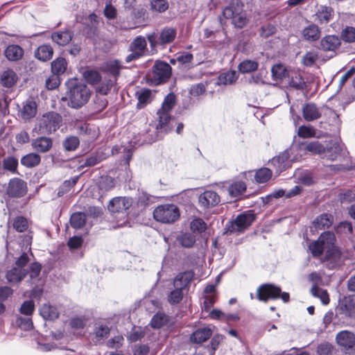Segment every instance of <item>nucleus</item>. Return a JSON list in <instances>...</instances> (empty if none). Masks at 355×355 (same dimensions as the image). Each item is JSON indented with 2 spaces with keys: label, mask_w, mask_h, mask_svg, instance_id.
Returning <instances> with one entry per match:
<instances>
[{
  "label": "nucleus",
  "mask_w": 355,
  "mask_h": 355,
  "mask_svg": "<svg viewBox=\"0 0 355 355\" xmlns=\"http://www.w3.org/2000/svg\"><path fill=\"white\" fill-rule=\"evenodd\" d=\"M69 107L78 109L89 101L91 92L87 86L77 78L70 79L67 82Z\"/></svg>",
  "instance_id": "nucleus-1"
},
{
  "label": "nucleus",
  "mask_w": 355,
  "mask_h": 355,
  "mask_svg": "<svg viewBox=\"0 0 355 355\" xmlns=\"http://www.w3.org/2000/svg\"><path fill=\"white\" fill-rule=\"evenodd\" d=\"M222 15L225 19H230L237 28H243L248 22L244 3L241 0H231L223 8Z\"/></svg>",
  "instance_id": "nucleus-2"
},
{
  "label": "nucleus",
  "mask_w": 355,
  "mask_h": 355,
  "mask_svg": "<svg viewBox=\"0 0 355 355\" xmlns=\"http://www.w3.org/2000/svg\"><path fill=\"white\" fill-rule=\"evenodd\" d=\"M62 123V117L59 113L48 112L37 121L35 130L40 135H51L60 128Z\"/></svg>",
  "instance_id": "nucleus-3"
},
{
  "label": "nucleus",
  "mask_w": 355,
  "mask_h": 355,
  "mask_svg": "<svg viewBox=\"0 0 355 355\" xmlns=\"http://www.w3.org/2000/svg\"><path fill=\"white\" fill-rule=\"evenodd\" d=\"M257 298L263 302L281 298L284 303H287L290 301V295L288 293L282 292L280 286L268 283L261 284L257 288Z\"/></svg>",
  "instance_id": "nucleus-4"
},
{
  "label": "nucleus",
  "mask_w": 355,
  "mask_h": 355,
  "mask_svg": "<svg viewBox=\"0 0 355 355\" xmlns=\"http://www.w3.org/2000/svg\"><path fill=\"white\" fill-rule=\"evenodd\" d=\"M177 36V29L174 27L166 26L159 32H153L146 35V38L150 44L151 49H155L158 46L162 48L173 43Z\"/></svg>",
  "instance_id": "nucleus-5"
},
{
  "label": "nucleus",
  "mask_w": 355,
  "mask_h": 355,
  "mask_svg": "<svg viewBox=\"0 0 355 355\" xmlns=\"http://www.w3.org/2000/svg\"><path fill=\"white\" fill-rule=\"evenodd\" d=\"M178 207L174 204H164L157 206L153 211L155 220L162 223H173L180 218Z\"/></svg>",
  "instance_id": "nucleus-6"
},
{
  "label": "nucleus",
  "mask_w": 355,
  "mask_h": 355,
  "mask_svg": "<svg viewBox=\"0 0 355 355\" xmlns=\"http://www.w3.org/2000/svg\"><path fill=\"white\" fill-rule=\"evenodd\" d=\"M172 68L165 61L157 60L152 68L150 81L152 85H159L166 83L171 76Z\"/></svg>",
  "instance_id": "nucleus-7"
},
{
  "label": "nucleus",
  "mask_w": 355,
  "mask_h": 355,
  "mask_svg": "<svg viewBox=\"0 0 355 355\" xmlns=\"http://www.w3.org/2000/svg\"><path fill=\"white\" fill-rule=\"evenodd\" d=\"M256 219L253 210H248L239 214L234 221L227 225L226 229L230 232H242L248 229Z\"/></svg>",
  "instance_id": "nucleus-8"
},
{
  "label": "nucleus",
  "mask_w": 355,
  "mask_h": 355,
  "mask_svg": "<svg viewBox=\"0 0 355 355\" xmlns=\"http://www.w3.org/2000/svg\"><path fill=\"white\" fill-rule=\"evenodd\" d=\"M336 241V236L333 232H324L319 236L318 240L309 243V250L313 257L318 258L323 254L327 245H332Z\"/></svg>",
  "instance_id": "nucleus-9"
},
{
  "label": "nucleus",
  "mask_w": 355,
  "mask_h": 355,
  "mask_svg": "<svg viewBox=\"0 0 355 355\" xmlns=\"http://www.w3.org/2000/svg\"><path fill=\"white\" fill-rule=\"evenodd\" d=\"M132 203L133 199L130 197H114L109 201L107 209L112 214H123L127 216Z\"/></svg>",
  "instance_id": "nucleus-10"
},
{
  "label": "nucleus",
  "mask_w": 355,
  "mask_h": 355,
  "mask_svg": "<svg viewBox=\"0 0 355 355\" xmlns=\"http://www.w3.org/2000/svg\"><path fill=\"white\" fill-rule=\"evenodd\" d=\"M130 51L131 53L128 55L125 58L127 62L138 60L143 57L148 51L145 37L141 35L137 36L130 44Z\"/></svg>",
  "instance_id": "nucleus-11"
},
{
  "label": "nucleus",
  "mask_w": 355,
  "mask_h": 355,
  "mask_svg": "<svg viewBox=\"0 0 355 355\" xmlns=\"http://www.w3.org/2000/svg\"><path fill=\"white\" fill-rule=\"evenodd\" d=\"M74 128L77 133L89 142L96 140L100 135L98 128L85 121H76Z\"/></svg>",
  "instance_id": "nucleus-12"
},
{
  "label": "nucleus",
  "mask_w": 355,
  "mask_h": 355,
  "mask_svg": "<svg viewBox=\"0 0 355 355\" xmlns=\"http://www.w3.org/2000/svg\"><path fill=\"white\" fill-rule=\"evenodd\" d=\"M28 191L27 183L24 180L14 178L10 180L6 193L11 198H21Z\"/></svg>",
  "instance_id": "nucleus-13"
},
{
  "label": "nucleus",
  "mask_w": 355,
  "mask_h": 355,
  "mask_svg": "<svg viewBox=\"0 0 355 355\" xmlns=\"http://www.w3.org/2000/svg\"><path fill=\"white\" fill-rule=\"evenodd\" d=\"M336 341L338 345L344 351L355 352V334L347 330L339 331L336 336Z\"/></svg>",
  "instance_id": "nucleus-14"
},
{
  "label": "nucleus",
  "mask_w": 355,
  "mask_h": 355,
  "mask_svg": "<svg viewBox=\"0 0 355 355\" xmlns=\"http://www.w3.org/2000/svg\"><path fill=\"white\" fill-rule=\"evenodd\" d=\"M338 309L346 318H355V295L344 296L339 300Z\"/></svg>",
  "instance_id": "nucleus-15"
},
{
  "label": "nucleus",
  "mask_w": 355,
  "mask_h": 355,
  "mask_svg": "<svg viewBox=\"0 0 355 355\" xmlns=\"http://www.w3.org/2000/svg\"><path fill=\"white\" fill-rule=\"evenodd\" d=\"M84 24L83 33L86 37L93 39L98 35L99 17L95 14H90Z\"/></svg>",
  "instance_id": "nucleus-16"
},
{
  "label": "nucleus",
  "mask_w": 355,
  "mask_h": 355,
  "mask_svg": "<svg viewBox=\"0 0 355 355\" xmlns=\"http://www.w3.org/2000/svg\"><path fill=\"white\" fill-rule=\"evenodd\" d=\"M37 113V104L33 98H28L22 103V107L19 111V116L24 121H30Z\"/></svg>",
  "instance_id": "nucleus-17"
},
{
  "label": "nucleus",
  "mask_w": 355,
  "mask_h": 355,
  "mask_svg": "<svg viewBox=\"0 0 355 355\" xmlns=\"http://www.w3.org/2000/svg\"><path fill=\"white\" fill-rule=\"evenodd\" d=\"M302 114L306 121H313L322 116L320 107L313 102L306 103L302 105Z\"/></svg>",
  "instance_id": "nucleus-18"
},
{
  "label": "nucleus",
  "mask_w": 355,
  "mask_h": 355,
  "mask_svg": "<svg viewBox=\"0 0 355 355\" xmlns=\"http://www.w3.org/2000/svg\"><path fill=\"white\" fill-rule=\"evenodd\" d=\"M198 201L202 207L210 208L218 205L220 198L216 191L208 190L199 196Z\"/></svg>",
  "instance_id": "nucleus-19"
},
{
  "label": "nucleus",
  "mask_w": 355,
  "mask_h": 355,
  "mask_svg": "<svg viewBox=\"0 0 355 355\" xmlns=\"http://www.w3.org/2000/svg\"><path fill=\"white\" fill-rule=\"evenodd\" d=\"M271 164L275 168V173L279 175L282 171L291 167L289 154L284 151L271 159Z\"/></svg>",
  "instance_id": "nucleus-20"
},
{
  "label": "nucleus",
  "mask_w": 355,
  "mask_h": 355,
  "mask_svg": "<svg viewBox=\"0 0 355 355\" xmlns=\"http://www.w3.org/2000/svg\"><path fill=\"white\" fill-rule=\"evenodd\" d=\"M341 44L340 38L334 35L323 37L320 42L319 49L323 51H335Z\"/></svg>",
  "instance_id": "nucleus-21"
},
{
  "label": "nucleus",
  "mask_w": 355,
  "mask_h": 355,
  "mask_svg": "<svg viewBox=\"0 0 355 355\" xmlns=\"http://www.w3.org/2000/svg\"><path fill=\"white\" fill-rule=\"evenodd\" d=\"M315 20L318 24H327L334 17V10L331 6H320L315 13Z\"/></svg>",
  "instance_id": "nucleus-22"
},
{
  "label": "nucleus",
  "mask_w": 355,
  "mask_h": 355,
  "mask_svg": "<svg viewBox=\"0 0 355 355\" xmlns=\"http://www.w3.org/2000/svg\"><path fill=\"white\" fill-rule=\"evenodd\" d=\"M195 273L193 270H187L178 274L173 280L174 287L184 290L190 285L194 278Z\"/></svg>",
  "instance_id": "nucleus-23"
},
{
  "label": "nucleus",
  "mask_w": 355,
  "mask_h": 355,
  "mask_svg": "<svg viewBox=\"0 0 355 355\" xmlns=\"http://www.w3.org/2000/svg\"><path fill=\"white\" fill-rule=\"evenodd\" d=\"M32 147L37 153H48L53 147V139L51 137L41 136L32 141Z\"/></svg>",
  "instance_id": "nucleus-24"
},
{
  "label": "nucleus",
  "mask_w": 355,
  "mask_h": 355,
  "mask_svg": "<svg viewBox=\"0 0 355 355\" xmlns=\"http://www.w3.org/2000/svg\"><path fill=\"white\" fill-rule=\"evenodd\" d=\"M157 114L158 115V123L156 125L157 130L159 132L168 133L173 128L169 125L171 119L170 113L159 110Z\"/></svg>",
  "instance_id": "nucleus-25"
},
{
  "label": "nucleus",
  "mask_w": 355,
  "mask_h": 355,
  "mask_svg": "<svg viewBox=\"0 0 355 355\" xmlns=\"http://www.w3.org/2000/svg\"><path fill=\"white\" fill-rule=\"evenodd\" d=\"M211 335L212 330L210 328H200L191 334L190 340L193 343L201 344L209 339Z\"/></svg>",
  "instance_id": "nucleus-26"
},
{
  "label": "nucleus",
  "mask_w": 355,
  "mask_h": 355,
  "mask_svg": "<svg viewBox=\"0 0 355 355\" xmlns=\"http://www.w3.org/2000/svg\"><path fill=\"white\" fill-rule=\"evenodd\" d=\"M6 58L10 61H19L22 59L24 51L17 44H10L5 49Z\"/></svg>",
  "instance_id": "nucleus-27"
},
{
  "label": "nucleus",
  "mask_w": 355,
  "mask_h": 355,
  "mask_svg": "<svg viewBox=\"0 0 355 355\" xmlns=\"http://www.w3.org/2000/svg\"><path fill=\"white\" fill-rule=\"evenodd\" d=\"M53 49L50 44H42L37 48L34 55L37 60L46 62L53 58Z\"/></svg>",
  "instance_id": "nucleus-28"
},
{
  "label": "nucleus",
  "mask_w": 355,
  "mask_h": 355,
  "mask_svg": "<svg viewBox=\"0 0 355 355\" xmlns=\"http://www.w3.org/2000/svg\"><path fill=\"white\" fill-rule=\"evenodd\" d=\"M302 36L306 41L315 42L320 39L321 31L316 24H312L303 29Z\"/></svg>",
  "instance_id": "nucleus-29"
},
{
  "label": "nucleus",
  "mask_w": 355,
  "mask_h": 355,
  "mask_svg": "<svg viewBox=\"0 0 355 355\" xmlns=\"http://www.w3.org/2000/svg\"><path fill=\"white\" fill-rule=\"evenodd\" d=\"M18 80L17 73L10 69H8L3 71L0 77L1 85L7 88L13 87Z\"/></svg>",
  "instance_id": "nucleus-30"
},
{
  "label": "nucleus",
  "mask_w": 355,
  "mask_h": 355,
  "mask_svg": "<svg viewBox=\"0 0 355 355\" xmlns=\"http://www.w3.org/2000/svg\"><path fill=\"white\" fill-rule=\"evenodd\" d=\"M247 190L246 183L242 180L232 182L228 187L227 191L232 198H239Z\"/></svg>",
  "instance_id": "nucleus-31"
},
{
  "label": "nucleus",
  "mask_w": 355,
  "mask_h": 355,
  "mask_svg": "<svg viewBox=\"0 0 355 355\" xmlns=\"http://www.w3.org/2000/svg\"><path fill=\"white\" fill-rule=\"evenodd\" d=\"M326 252L323 261L336 262L340 260L341 257V251L338 246L336 245V242L331 245H327Z\"/></svg>",
  "instance_id": "nucleus-32"
},
{
  "label": "nucleus",
  "mask_w": 355,
  "mask_h": 355,
  "mask_svg": "<svg viewBox=\"0 0 355 355\" xmlns=\"http://www.w3.org/2000/svg\"><path fill=\"white\" fill-rule=\"evenodd\" d=\"M28 274L24 268L14 267L6 272V278L9 283H18Z\"/></svg>",
  "instance_id": "nucleus-33"
},
{
  "label": "nucleus",
  "mask_w": 355,
  "mask_h": 355,
  "mask_svg": "<svg viewBox=\"0 0 355 355\" xmlns=\"http://www.w3.org/2000/svg\"><path fill=\"white\" fill-rule=\"evenodd\" d=\"M40 313L44 320H55L59 318L58 309L49 304H44L40 309Z\"/></svg>",
  "instance_id": "nucleus-34"
},
{
  "label": "nucleus",
  "mask_w": 355,
  "mask_h": 355,
  "mask_svg": "<svg viewBox=\"0 0 355 355\" xmlns=\"http://www.w3.org/2000/svg\"><path fill=\"white\" fill-rule=\"evenodd\" d=\"M288 77L290 78L288 81V86L296 90H303L306 87V82L303 76L297 72H293L288 74Z\"/></svg>",
  "instance_id": "nucleus-35"
},
{
  "label": "nucleus",
  "mask_w": 355,
  "mask_h": 355,
  "mask_svg": "<svg viewBox=\"0 0 355 355\" xmlns=\"http://www.w3.org/2000/svg\"><path fill=\"white\" fill-rule=\"evenodd\" d=\"M21 164L26 168H34L41 162V156L35 153H30L21 158Z\"/></svg>",
  "instance_id": "nucleus-36"
},
{
  "label": "nucleus",
  "mask_w": 355,
  "mask_h": 355,
  "mask_svg": "<svg viewBox=\"0 0 355 355\" xmlns=\"http://www.w3.org/2000/svg\"><path fill=\"white\" fill-rule=\"evenodd\" d=\"M170 321L168 315L163 312L156 313L151 318L150 325L153 329H160L167 324Z\"/></svg>",
  "instance_id": "nucleus-37"
},
{
  "label": "nucleus",
  "mask_w": 355,
  "mask_h": 355,
  "mask_svg": "<svg viewBox=\"0 0 355 355\" xmlns=\"http://www.w3.org/2000/svg\"><path fill=\"white\" fill-rule=\"evenodd\" d=\"M52 40L60 46H64L72 39V33L69 31L54 32L51 35Z\"/></svg>",
  "instance_id": "nucleus-38"
},
{
  "label": "nucleus",
  "mask_w": 355,
  "mask_h": 355,
  "mask_svg": "<svg viewBox=\"0 0 355 355\" xmlns=\"http://www.w3.org/2000/svg\"><path fill=\"white\" fill-rule=\"evenodd\" d=\"M334 218L330 214H322L318 216L314 220V226L316 229L323 230L329 228L333 223Z\"/></svg>",
  "instance_id": "nucleus-39"
},
{
  "label": "nucleus",
  "mask_w": 355,
  "mask_h": 355,
  "mask_svg": "<svg viewBox=\"0 0 355 355\" xmlns=\"http://www.w3.org/2000/svg\"><path fill=\"white\" fill-rule=\"evenodd\" d=\"M121 64L118 60H113L106 62L103 67V71L111 76L114 78V81H116L117 78L120 75Z\"/></svg>",
  "instance_id": "nucleus-40"
},
{
  "label": "nucleus",
  "mask_w": 355,
  "mask_h": 355,
  "mask_svg": "<svg viewBox=\"0 0 355 355\" xmlns=\"http://www.w3.org/2000/svg\"><path fill=\"white\" fill-rule=\"evenodd\" d=\"M67 64L65 58L62 57L57 58L51 62V71L58 76L62 75L67 70Z\"/></svg>",
  "instance_id": "nucleus-41"
},
{
  "label": "nucleus",
  "mask_w": 355,
  "mask_h": 355,
  "mask_svg": "<svg viewBox=\"0 0 355 355\" xmlns=\"http://www.w3.org/2000/svg\"><path fill=\"white\" fill-rule=\"evenodd\" d=\"M12 227L16 232L24 233L29 228L28 220L23 216H17L12 220Z\"/></svg>",
  "instance_id": "nucleus-42"
},
{
  "label": "nucleus",
  "mask_w": 355,
  "mask_h": 355,
  "mask_svg": "<svg viewBox=\"0 0 355 355\" xmlns=\"http://www.w3.org/2000/svg\"><path fill=\"white\" fill-rule=\"evenodd\" d=\"M86 214L83 212H75L70 217L71 226L76 230L83 228L86 223Z\"/></svg>",
  "instance_id": "nucleus-43"
},
{
  "label": "nucleus",
  "mask_w": 355,
  "mask_h": 355,
  "mask_svg": "<svg viewBox=\"0 0 355 355\" xmlns=\"http://www.w3.org/2000/svg\"><path fill=\"white\" fill-rule=\"evenodd\" d=\"M272 78L275 80H282L284 78L288 77L289 72L286 67L281 64H275L271 68Z\"/></svg>",
  "instance_id": "nucleus-44"
},
{
  "label": "nucleus",
  "mask_w": 355,
  "mask_h": 355,
  "mask_svg": "<svg viewBox=\"0 0 355 355\" xmlns=\"http://www.w3.org/2000/svg\"><path fill=\"white\" fill-rule=\"evenodd\" d=\"M272 176V171L266 167H262L256 171L254 174V180L259 183H266L268 182Z\"/></svg>",
  "instance_id": "nucleus-45"
},
{
  "label": "nucleus",
  "mask_w": 355,
  "mask_h": 355,
  "mask_svg": "<svg viewBox=\"0 0 355 355\" xmlns=\"http://www.w3.org/2000/svg\"><path fill=\"white\" fill-rule=\"evenodd\" d=\"M259 63L252 60H245L241 62L238 66V69L241 73H249L258 69Z\"/></svg>",
  "instance_id": "nucleus-46"
},
{
  "label": "nucleus",
  "mask_w": 355,
  "mask_h": 355,
  "mask_svg": "<svg viewBox=\"0 0 355 355\" xmlns=\"http://www.w3.org/2000/svg\"><path fill=\"white\" fill-rule=\"evenodd\" d=\"M110 332V328L105 324H96L94 329V335L95 336L94 342H100L106 338Z\"/></svg>",
  "instance_id": "nucleus-47"
},
{
  "label": "nucleus",
  "mask_w": 355,
  "mask_h": 355,
  "mask_svg": "<svg viewBox=\"0 0 355 355\" xmlns=\"http://www.w3.org/2000/svg\"><path fill=\"white\" fill-rule=\"evenodd\" d=\"M136 96H137L138 100L137 103V108L142 109L145 107L148 103L151 96V91L149 89L145 88L141 91L137 92Z\"/></svg>",
  "instance_id": "nucleus-48"
},
{
  "label": "nucleus",
  "mask_w": 355,
  "mask_h": 355,
  "mask_svg": "<svg viewBox=\"0 0 355 355\" xmlns=\"http://www.w3.org/2000/svg\"><path fill=\"white\" fill-rule=\"evenodd\" d=\"M79 146L80 139L76 136H68L62 141V146L66 151H75Z\"/></svg>",
  "instance_id": "nucleus-49"
},
{
  "label": "nucleus",
  "mask_w": 355,
  "mask_h": 355,
  "mask_svg": "<svg viewBox=\"0 0 355 355\" xmlns=\"http://www.w3.org/2000/svg\"><path fill=\"white\" fill-rule=\"evenodd\" d=\"M18 159L13 156H8L3 160V168L12 174L18 173Z\"/></svg>",
  "instance_id": "nucleus-50"
},
{
  "label": "nucleus",
  "mask_w": 355,
  "mask_h": 355,
  "mask_svg": "<svg viewBox=\"0 0 355 355\" xmlns=\"http://www.w3.org/2000/svg\"><path fill=\"white\" fill-rule=\"evenodd\" d=\"M304 150L313 155H322L326 152V148L318 141H313L306 144Z\"/></svg>",
  "instance_id": "nucleus-51"
},
{
  "label": "nucleus",
  "mask_w": 355,
  "mask_h": 355,
  "mask_svg": "<svg viewBox=\"0 0 355 355\" xmlns=\"http://www.w3.org/2000/svg\"><path fill=\"white\" fill-rule=\"evenodd\" d=\"M176 96L173 92L168 94L165 96L159 110L170 112L176 105Z\"/></svg>",
  "instance_id": "nucleus-52"
},
{
  "label": "nucleus",
  "mask_w": 355,
  "mask_h": 355,
  "mask_svg": "<svg viewBox=\"0 0 355 355\" xmlns=\"http://www.w3.org/2000/svg\"><path fill=\"white\" fill-rule=\"evenodd\" d=\"M315 129L311 125H302L298 128L297 135L300 138L307 139L315 136Z\"/></svg>",
  "instance_id": "nucleus-53"
},
{
  "label": "nucleus",
  "mask_w": 355,
  "mask_h": 355,
  "mask_svg": "<svg viewBox=\"0 0 355 355\" xmlns=\"http://www.w3.org/2000/svg\"><path fill=\"white\" fill-rule=\"evenodd\" d=\"M178 241L182 246L190 248L195 244L196 237L191 233L186 232L179 237Z\"/></svg>",
  "instance_id": "nucleus-54"
},
{
  "label": "nucleus",
  "mask_w": 355,
  "mask_h": 355,
  "mask_svg": "<svg viewBox=\"0 0 355 355\" xmlns=\"http://www.w3.org/2000/svg\"><path fill=\"white\" fill-rule=\"evenodd\" d=\"M84 78L91 85H96L101 80L100 73L96 70H87L84 72Z\"/></svg>",
  "instance_id": "nucleus-55"
},
{
  "label": "nucleus",
  "mask_w": 355,
  "mask_h": 355,
  "mask_svg": "<svg viewBox=\"0 0 355 355\" xmlns=\"http://www.w3.org/2000/svg\"><path fill=\"white\" fill-rule=\"evenodd\" d=\"M175 289L170 292L168 295V301L171 304H179L183 299V290L180 288L174 287Z\"/></svg>",
  "instance_id": "nucleus-56"
},
{
  "label": "nucleus",
  "mask_w": 355,
  "mask_h": 355,
  "mask_svg": "<svg viewBox=\"0 0 355 355\" xmlns=\"http://www.w3.org/2000/svg\"><path fill=\"white\" fill-rule=\"evenodd\" d=\"M190 228L193 232L201 234L207 230V224L202 218H197L191 222Z\"/></svg>",
  "instance_id": "nucleus-57"
},
{
  "label": "nucleus",
  "mask_w": 355,
  "mask_h": 355,
  "mask_svg": "<svg viewBox=\"0 0 355 355\" xmlns=\"http://www.w3.org/2000/svg\"><path fill=\"white\" fill-rule=\"evenodd\" d=\"M168 6V2L167 0H152L150 1L151 10L159 13L166 11Z\"/></svg>",
  "instance_id": "nucleus-58"
},
{
  "label": "nucleus",
  "mask_w": 355,
  "mask_h": 355,
  "mask_svg": "<svg viewBox=\"0 0 355 355\" xmlns=\"http://www.w3.org/2000/svg\"><path fill=\"white\" fill-rule=\"evenodd\" d=\"M340 38L345 42H355V28L346 26L340 33Z\"/></svg>",
  "instance_id": "nucleus-59"
},
{
  "label": "nucleus",
  "mask_w": 355,
  "mask_h": 355,
  "mask_svg": "<svg viewBox=\"0 0 355 355\" xmlns=\"http://www.w3.org/2000/svg\"><path fill=\"white\" fill-rule=\"evenodd\" d=\"M114 83H116L114 80L105 78L96 89V92L102 95H107L112 88Z\"/></svg>",
  "instance_id": "nucleus-60"
},
{
  "label": "nucleus",
  "mask_w": 355,
  "mask_h": 355,
  "mask_svg": "<svg viewBox=\"0 0 355 355\" xmlns=\"http://www.w3.org/2000/svg\"><path fill=\"white\" fill-rule=\"evenodd\" d=\"M115 187L114 179L110 176L103 177L99 183V188L102 191H108Z\"/></svg>",
  "instance_id": "nucleus-61"
},
{
  "label": "nucleus",
  "mask_w": 355,
  "mask_h": 355,
  "mask_svg": "<svg viewBox=\"0 0 355 355\" xmlns=\"http://www.w3.org/2000/svg\"><path fill=\"white\" fill-rule=\"evenodd\" d=\"M87 324V319L84 316H75L70 319L69 325L74 329H84Z\"/></svg>",
  "instance_id": "nucleus-62"
},
{
  "label": "nucleus",
  "mask_w": 355,
  "mask_h": 355,
  "mask_svg": "<svg viewBox=\"0 0 355 355\" xmlns=\"http://www.w3.org/2000/svg\"><path fill=\"white\" fill-rule=\"evenodd\" d=\"M277 32L276 27L270 24H268L262 26L259 30V35L263 38H268L273 35H275Z\"/></svg>",
  "instance_id": "nucleus-63"
},
{
  "label": "nucleus",
  "mask_w": 355,
  "mask_h": 355,
  "mask_svg": "<svg viewBox=\"0 0 355 355\" xmlns=\"http://www.w3.org/2000/svg\"><path fill=\"white\" fill-rule=\"evenodd\" d=\"M60 84V76L53 73L46 80V87L49 90H53L59 87Z\"/></svg>",
  "instance_id": "nucleus-64"
}]
</instances>
